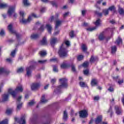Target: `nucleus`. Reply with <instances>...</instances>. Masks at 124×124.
Instances as JSON below:
<instances>
[{"instance_id": "f257e3e1", "label": "nucleus", "mask_w": 124, "mask_h": 124, "mask_svg": "<svg viewBox=\"0 0 124 124\" xmlns=\"http://www.w3.org/2000/svg\"><path fill=\"white\" fill-rule=\"evenodd\" d=\"M16 8V6L15 5L9 6L7 11V15L9 18H14L15 19L17 18V14L15 12Z\"/></svg>"}, {"instance_id": "f03ea898", "label": "nucleus", "mask_w": 124, "mask_h": 124, "mask_svg": "<svg viewBox=\"0 0 124 124\" xmlns=\"http://www.w3.org/2000/svg\"><path fill=\"white\" fill-rule=\"evenodd\" d=\"M23 90L24 88H23V86L22 85H20L16 87V89L15 91H13V90L12 88L9 89L8 93H11L13 97L15 98V97H16V94H17V93H22Z\"/></svg>"}, {"instance_id": "7ed1b4c3", "label": "nucleus", "mask_w": 124, "mask_h": 124, "mask_svg": "<svg viewBox=\"0 0 124 124\" xmlns=\"http://www.w3.org/2000/svg\"><path fill=\"white\" fill-rule=\"evenodd\" d=\"M60 85L58 86L56 90L55 91L56 93L60 92L62 89H65L67 88V79L65 78H61L59 79Z\"/></svg>"}, {"instance_id": "20e7f679", "label": "nucleus", "mask_w": 124, "mask_h": 124, "mask_svg": "<svg viewBox=\"0 0 124 124\" xmlns=\"http://www.w3.org/2000/svg\"><path fill=\"white\" fill-rule=\"evenodd\" d=\"M67 53H68V51L64 46V44H62L58 52L60 57L61 58H65V57H67Z\"/></svg>"}, {"instance_id": "39448f33", "label": "nucleus", "mask_w": 124, "mask_h": 124, "mask_svg": "<svg viewBox=\"0 0 124 124\" xmlns=\"http://www.w3.org/2000/svg\"><path fill=\"white\" fill-rule=\"evenodd\" d=\"M94 24L95 26V27H92V28H88L87 29V31H95L98 27H100L101 26V20H100V19L98 18L95 22H94Z\"/></svg>"}, {"instance_id": "423d86ee", "label": "nucleus", "mask_w": 124, "mask_h": 124, "mask_svg": "<svg viewBox=\"0 0 124 124\" xmlns=\"http://www.w3.org/2000/svg\"><path fill=\"white\" fill-rule=\"evenodd\" d=\"M8 31H9L11 33H13L14 34H15L17 39L20 38V37H21V35L17 33L15 30H13V24L11 23L8 26Z\"/></svg>"}, {"instance_id": "0eeeda50", "label": "nucleus", "mask_w": 124, "mask_h": 124, "mask_svg": "<svg viewBox=\"0 0 124 124\" xmlns=\"http://www.w3.org/2000/svg\"><path fill=\"white\" fill-rule=\"evenodd\" d=\"M34 65H32L26 68V75L27 77H31V70L34 69Z\"/></svg>"}, {"instance_id": "6e6552de", "label": "nucleus", "mask_w": 124, "mask_h": 124, "mask_svg": "<svg viewBox=\"0 0 124 124\" xmlns=\"http://www.w3.org/2000/svg\"><path fill=\"white\" fill-rule=\"evenodd\" d=\"M9 94H11V93H9V92L3 94L1 99L0 100V101L1 102H5V101H8V99L9 98Z\"/></svg>"}, {"instance_id": "1a4fd4ad", "label": "nucleus", "mask_w": 124, "mask_h": 124, "mask_svg": "<svg viewBox=\"0 0 124 124\" xmlns=\"http://www.w3.org/2000/svg\"><path fill=\"white\" fill-rule=\"evenodd\" d=\"M15 121L18 122L20 124H26V116L23 115L20 119H18L17 118H15Z\"/></svg>"}, {"instance_id": "9d476101", "label": "nucleus", "mask_w": 124, "mask_h": 124, "mask_svg": "<svg viewBox=\"0 0 124 124\" xmlns=\"http://www.w3.org/2000/svg\"><path fill=\"white\" fill-rule=\"evenodd\" d=\"M88 110H86V109H84L82 110H81L79 112V117L80 118H87V117H88Z\"/></svg>"}, {"instance_id": "9b49d317", "label": "nucleus", "mask_w": 124, "mask_h": 124, "mask_svg": "<svg viewBox=\"0 0 124 124\" xmlns=\"http://www.w3.org/2000/svg\"><path fill=\"white\" fill-rule=\"evenodd\" d=\"M21 98H22V96H19L17 99V110H20V109L22 108L23 103H20V101H21Z\"/></svg>"}, {"instance_id": "f8f14e48", "label": "nucleus", "mask_w": 124, "mask_h": 124, "mask_svg": "<svg viewBox=\"0 0 124 124\" xmlns=\"http://www.w3.org/2000/svg\"><path fill=\"white\" fill-rule=\"evenodd\" d=\"M40 87V83H33L31 86V90L32 91H36Z\"/></svg>"}, {"instance_id": "ddd939ff", "label": "nucleus", "mask_w": 124, "mask_h": 124, "mask_svg": "<svg viewBox=\"0 0 124 124\" xmlns=\"http://www.w3.org/2000/svg\"><path fill=\"white\" fill-rule=\"evenodd\" d=\"M115 110L117 115H122L123 113V110H122V108H121L120 106H115Z\"/></svg>"}, {"instance_id": "4468645a", "label": "nucleus", "mask_w": 124, "mask_h": 124, "mask_svg": "<svg viewBox=\"0 0 124 124\" xmlns=\"http://www.w3.org/2000/svg\"><path fill=\"white\" fill-rule=\"evenodd\" d=\"M99 40H103V39H105L106 41H108L109 39L111 38V37H108V38H105V36H104V33H101L98 36Z\"/></svg>"}, {"instance_id": "2eb2a0df", "label": "nucleus", "mask_w": 124, "mask_h": 124, "mask_svg": "<svg viewBox=\"0 0 124 124\" xmlns=\"http://www.w3.org/2000/svg\"><path fill=\"white\" fill-rule=\"evenodd\" d=\"M102 122V116L101 115L98 116L94 120L95 124H99Z\"/></svg>"}, {"instance_id": "dca6fc26", "label": "nucleus", "mask_w": 124, "mask_h": 124, "mask_svg": "<svg viewBox=\"0 0 124 124\" xmlns=\"http://www.w3.org/2000/svg\"><path fill=\"white\" fill-rule=\"evenodd\" d=\"M31 21V16H29L28 19H25V18H23L21 20H20V22L22 23V24H27V23H30Z\"/></svg>"}, {"instance_id": "f3484780", "label": "nucleus", "mask_w": 124, "mask_h": 124, "mask_svg": "<svg viewBox=\"0 0 124 124\" xmlns=\"http://www.w3.org/2000/svg\"><path fill=\"white\" fill-rule=\"evenodd\" d=\"M114 80L117 81V83L119 85H122L124 83V79H119V77H113Z\"/></svg>"}, {"instance_id": "a211bd4d", "label": "nucleus", "mask_w": 124, "mask_h": 124, "mask_svg": "<svg viewBox=\"0 0 124 124\" xmlns=\"http://www.w3.org/2000/svg\"><path fill=\"white\" fill-rule=\"evenodd\" d=\"M41 45H47L48 44V42H47V39L46 37H44L42 40L40 41Z\"/></svg>"}, {"instance_id": "6ab92c4d", "label": "nucleus", "mask_w": 124, "mask_h": 124, "mask_svg": "<svg viewBox=\"0 0 124 124\" xmlns=\"http://www.w3.org/2000/svg\"><path fill=\"white\" fill-rule=\"evenodd\" d=\"M58 42V39L57 38H51L50 39V44L52 46H54L55 44Z\"/></svg>"}, {"instance_id": "aec40b11", "label": "nucleus", "mask_w": 124, "mask_h": 124, "mask_svg": "<svg viewBox=\"0 0 124 124\" xmlns=\"http://www.w3.org/2000/svg\"><path fill=\"white\" fill-rule=\"evenodd\" d=\"M8 6V5L5 2H0V9H4Z\"/></svg>"}, {"instance_id": "412c9836", "label": "nucleus", "mask_w": 124, "mask_h": 124, "mask_svg": "<svg viewBox=\"0 0 124 124\" xmlns=\"http://www.w3.org/2000/svg\"><path fill=\"white\" fill-rule=\"evenodd\" d=\"M69 66V64L67 63V62H63L61 65V68H67Z\"/></svg>"}, {"instance_id": "4be33fe9", "label": "nucleus", "mask_w": 124, "mask_h": 124, "mask_svg": "<svg viewBox=\"0 0 124 124\" xmlns=\"http://www.w3.org/2000/svg\"><path fill=\"white\" fill-rule=\"evenodd\" d=\"M2 73H6V74H8L9 73V71L3 68H0V74H2Z\"/></svg>"}, {"instance_id": "5701e85b", "label": "nucleus", "mask_w": 124, "mask_h": 124, "mask_svg": "<svg viewBox=\"0 0 124 124\" xmlns=\"http://www.w3.org/2000/svg\"><path fill=\"white\" fill-rule=\"evenodd\" d=\"M46 28L48 32H49V33H51L52 30H53V29L52 28V26H51V25H50V24H46Z\"/></svg>"}, {"instance_id": "b1692460", "label": "nucleus", "mask_w": 124, "mask_h": 124, "mask_svg": "<svg viewBox=\"0 0 124 124\" xmlns=\"http://www.w3.org/2000/svg\"><path fill=\"white\" fill-rule=\"evenodd\" d=\"M47 100L45 99V95H43L42 96V98L41 99V102L40 103V104L41 103H46L47 102Z\"/></svg>"}, {"instance_id": "393cba45", "label": "nucleus", "mask_w": 124, "mask_h": 124, "mask_svg": "<svg viewBox=\"0 0 124 124\" xmlns=\"http://www.w3.org/2000/svg\"><path fill=\"white\" fill-rule=\"evenodd\" d=\"M98 60V58L97 57H93V56H92L90 59V62H96Z\"/></svg>"}, {"instance_id": "a878e982", "label": "nucleus", "mask_w": 124, "mask_h": 124, "mask_svg": "<svg viewBox=\"0 0 124 124\" xmlns=\"http://www.w3.org/2000/svg\"><path fill=\"white\" fill-rule=\"evenodd\" d=\"M62 24V21L60 20H56V24H55V29H58L60 26H61V24Z\"/></svg>"}, {"instance_id": "bb28decb", "label": "nucleus", "mask_w": 124, "mask_h": 124, "mask_svg": "<svg viewBox=\"0 0 124 124\" xmlns=\"http://www.w3.org/2000/svg\"><path fill=\"white\" fill-rule=\"evenodd\" d=\"M23 2L25 6H30L31 5V3L29 2V0H23Z\"/></svg>"}, {"instance_id": "cd10ccee", "label": "nucleus", "mask_w": 124, "mask_h": 124, "mask_svg": "<svg viewBox=\"0 0 124 124\" xmlns=\"http://www.w3.org/2000/svg\"><path fill=\"white\" fill-rule=\"evenodd\" d=\"M97 85V80L95 79H93L91 81V85L93 86H96Z\"/></svg>"}, {"instance_id": "c85d7f7f", "label": "nucleus", "mask_w": 124, "mask_h": 124, "mask_svg": "<svg viewBox=\"0 0 124 124\" xmlns=\"http://www.w3.org/2000/svg\"><path fill=\"white\" fill-rule=\"evenodd\" d=\"M79 85L81 87V88H86V87H88V85L86 84V83L80 81L79 82Z\"/></svg>"}, {"instance_id": "c756f323", "label": "nucleus", "mask_w": 124, "mask_h": 124, "mask_svg": "<svg viewBox=\"0 0 124 124\" xmlns=\"http://www.w3.org/2000/svg\"><path fill=\"white\" fill-rule=\"evenodd\" d=\"M39 54L41 57H44L45 56H46V55H47V52L45 50H42L40 52Z\"/></svg>"}, {"instance_id": "7c9ffc66", "label": "nucleus", "mask_w": 124, "mask_h": 124, "mask_svg": "<svg viewBox=\"0 0 124 124\" xmlns=\"http://www.w3.org/2000/svg\"><path fill=\"white\" fill-rule=\"evenodd\" d=\"M13 112V108H8L6 111L7 115H10Z\"/></svg>"}, {"instance_id": "2f4dec72", "label": "nucleus", "mask_w": 124, "mask_h": 124, "mask_svg": "<svg viewBox=\"0 0 124 124\" xmlns=\"http://www.w3.org/2000/svg\"><path fill=\"white\" fill-rule=\"evenodd\" d=\"M63 120L64 121H66L67 120V112L65 110L63 112Z\"/></svg>"}, {"instance_id": "473e14b6", "label": "nucleus", "mask_w": 124, "mask_h": 124, "mask_svg": "<svg viewBox=\"0 0 124 124\" xmlns=\"http://www.w3.org/2000/svg\"><path fill=\"white\" fill-rule=\"evenodd\" d=\"M117 51V46H115L111 47V53L112 54H115Z\"/></svg>"}, {"instance_id": "72a5a7b5", "label": "nucleus", "mask_w": 124, "mask_h": 124, "mask_svg": "<svg viewBox=\"0 0 124 124\" xmlns=\"http://www.w3.org/2000/svg\"><path fill=\"white\" fill-rule=\"evenodd\" d=\"M103 13L105 16L108 15V14H109V10L108 9L103 10Z\"/></svg>"}, {"instance_id": "f704fd0d", "label": "nucleus", "mask_w": 124, "mask_h": 124, "mask_svg": "<svg viewBox=\"0 0 124 124\" xmlns=\"http://www.w3.org/2000/svg\"><path fill=\"white\" fill-rule=\"evenodd\" d=\"M38 37V35L37 34H32L31 36V39H36Z\"/></svg>"}, {"instance_id": "c9c22d12", "label": "nucleus", "mask_w": 124, "mask_h": 124, "mask_svg": "<svg viewBox=\"0 0 124 124\" xmlns=\"http://www.w3.org/2000/svg\"><path fill=\"white\" fill-rule=\"evenodd\" d=\"M119 12L121 15H124V10L121 7L119 8Z\"/></svg>"}, {"instance_id": "e433bc0d", "label": "nucleus", "mask_w": 124, "mask_h": 124, "mask_svg": "<svg viewBox=\"0 0 124 124\" xmlns=\"http://www.w3.org/2000/svg\"><path fill=\"white\" fill-rule=\"evenodd\" d=\"M16 72L17 73H22V72H24V68H23V67L19 68L17 70Z\"/></svg>"}, {"instance_id": "4c0bfd02", "label": "nucleus", "mask_w": 124, "mask_h": 124, "mask_svg": "<svg viewBox=\"0 0 124 124\" xmlns=\"http://www.w3.org/2000/svg\"><path fill=\"white\" fill-rule=\"evenodd\" d=\"M116 43L117 45H120V44L122 43V39L120 37H119L118 39L116 40Z\"/></svg>"}, {"instance_id": "58836bf2", "label": "nucleus", "mask_w": 124, "mask_h": 124, "mask_svg": "<svg viewBox=\"0 0 124 124\" xmlns=\"http://www.w3.org/2000/svg\"><path fill=\"white\" fill-rule=\"evenodd\" d=\"M0 124H8V119H6L2 122H0Z\"/></svg>"}, {"instance_id": "ea45409f", "label": "nucleus", "mask_w": 124, "mask_h": 124, "mask_svg": "<svg viewBox=\"0 0 124 124\" xmlns=\"http://www.w3.org/2000/svg\"><path fill=\"white\" fill-rule=\"evenodd\" d=\"M81 48L83 52H86L87 51V46L85 44H83L81 46Z\"/></svg>"}, {"instance_id": "a19ab883", "label": "nucleus", "mask_w": 124, "mask_h": 124, "mask_svg": "<svg viewBox=\"0 0 124 124\" xmlns=\"http://www.w3.org/2000/svg\"><path fill=\"white\" fill-rule=\"evenodd\" d=\"M16 52H17V49H15L13 50L11 53V57H15V54H16Z\"/></svg>"}, {"instance_id": "79ce46f5", "label": "nucleus", "mask_w": 124, "mask_h": 124, "mask_svg": "<svg viewBox=\"0 0 124 124\" xmlns=\"http://www.w3.org/2000/svg\"><path fill=\"white\" fill-rule=\"evenodd\" d=\"M108 113H110V117L113 116V110H112V107H110L108 110Z\"/></svg>"}, {"instance_id": "37998d69", "label": "nucleus", "mask_w": 124, "mask_h": 124, "mask_svg": "<svg viewBox=\"0 0 124 124\" xmlns=\"http://www.w3.org/2000/svg\"><path fill=\"white\" fill-rule=\"evenodd\" d=\"M35 103L34 101L32 100L28 103V106H32Z\"/></svg>"}, {"instance_id": "c03bdc74", "label": "nucleus", "mask_w": 124, "mask_h": 124, "mask_svg": "<svg viewBox=\"0 0 124 124\" xmlns=\"http://www.w3.org/2000/svg\"><path fill=\"white\" fill-rule=\"evenodd\" d=\"M53 71L54 72H58L59 71L58 70V66L57 65L53 66Z\"/></svg>"}, {"instance_id": "a18cd8bd", "label": "nucleus", "mask_w": 124, "mask_h": 124, "mask_svg": "<svg viewBox=\"0 0 124 124\" xmlns=\"http://www.w3.org/2000/svg\"><path fill=\"white\" fill-rule=\"evenodd\" d=\"M70 14V13H69V12L65 13L63 15V18H66V17H67V16H69Z\"/></svg>"}, {"instance_id": "49530a36", "label": "nucleus", "mask_w": 124, "mask_h": 124, "mask_svg": "<svg viewBox=\"0 0 124 124\" xmlns=\"http://www.w3.org/2000/svg\"><path fill=\"white\" fill-rule=\"evenodd\" d=\"M82 66L83 67H88V66H89V62H85L82 65Z\"/></svg>"}, {"instance_id": "de8ad7c7", "label": "nucleus", "mask_w": 124, "mask_h": 124, "mask_svg": "<svg viewBox=\"0 0 124 124\" xmlns=\"http://www.w3.org/2000/svg\"><path fill=\"white\" fill-rule=\"evenodd\" d=\"M83 59H84V56H83L82 55H79L78 57V61H81V60H83Z\"/></svg>"}, {"instance_id": "09e8293b", "label": "nucleus", "mask_w": 124, "mask_h": 124, "mask_svg": "<svg viewBox=\"0 0 124 124\" xmlns=\"http://www.w3.org/2000/svg\"><path fill=\"white\" fill-rule=\"evenodd\" d=\"M70 36L71 38L74 37V31H70Z\"/></svg>"}, {"instance_id": "8fccbe9b", "label": "nucleus", "mask_w": 124, "mask_h": 124, "mask_svg": "<svg viewBox=\"0 0 124 124\" xmlns=\"http://www.w3.org/2000/svg\"><path fill=\"white\" fill-rule=\"evenodd\" d=\"M5 34V32H4V30L3 29H2L1 31H0V35L1 36H3Z\"/></svg>"}, {"instance_id": "3c124183", "label": "nucleus", "mask_w": 124, "mask_h": 124, "mask_svg": "<svg viewBox=\"0 0 124 124\" xmlns=\"http://www.w3.org/2000/svg\"><path fill=\"white\" fill-rule=\"evenodd\" d=\"M108 10H110V11H114L115 10V6H111L108 8Z\"/></svg>"}, {"instance_id": "603ef678", "label": "nucleus", "mask_w": 124, "mask_h": 124, "mask_svg": "<svg viewBox=\"0 0 124 124\" xmlns=\"http://www.w3.org/2000/svg\"><path fill=\"white\" fill-rule=\"evenodd\" d=\"M50 2L52 4V5H53V6H55V7H57V3H56V1H51Z\"/></svg>"}, {"instance_id": "864d4df0", "label": "nucleus", "mask_w": 124, "mask_h": 124, "mask_svg": "<svg viewBox=\"0 0 124 124\" xmlns=\"http://www.w3.org/2000/svg\"><path fill=\"white\" fill-rule=\"evenodd\" d=\"M30 17H31V20H32V17H33L34 18H37L38 16H36L35 14L33 13L31 15V16H30Z\"/></svg>"}, {"instance_id": "5fc2aeb1", "label": "nucleus", "mask_w": 124, "mask_h": 124, "mask_svg": "<svg viewBox=\"0 0 124 124\" xmlns=\"http://www.w3.org/2000/svg\"><path fill=\"white\" fill-rule=\"evenodd\" d=\"M46 11V8L45 7H43L40 9L41 13H44V12H45Z\"/></svg>"}, {"instance_id": "6e6d98bb", "label": "nucleus", "mask_w": 124, "mask_h": 124, "mask_svg": "<svg viewBox=\"0 0 124 124\" xmlns=\"http://www.w3.org/2000/svg\"><path fill=\"white\" fill-rule=\"evenodd\" d=\"M71 68H72V71H73V72H76V68H75V66H74V65H71Z\"/></svg>"}, {"instance_id": "4d7b16f0", "label": "nucleus", "mask_w": 124, "mask_h": 124, "mask_svg": "<svg viewBox=\"0 0 124 124\" xmlns=\"http://www.w3.org/2000/svg\"><path fill=\"white\" fill-rule=\"evenodd\" d=\"M60 33V30H57V29H56L54 33V35H58Z\"/></svg>"}, {"instance_id": "13d9d810", "label": "nucleus", "mask_w": 124, "mask_h": 124, "mask_svg": "<svg viewBox=\"0 0 124 124\" xmlns=\"http://www.w3.org/2000/svg\"><path fill=\"white\" fill-rule=\"evenodd\" d=\"M39 31H44V25H41Z\"/></svg>"}, {"instance_id": "bf43d9fd", "label": "nucleus", "mask_w": 124, "mask_h": 124, "mask_svg": "<svg viewBox=\"0 0 124 124\" xmlns=\"http://www.w3.org/2000/svg\"><path fill=\"white\" fill-rule=\"evenodd\" d=\"M95 14H96V15L99 17H101L102 16V13H99L98 12H95Z\"/></svg>"}, {"instance_id": "052dcab7", "label": "nucleus", "mask_w": 124, "mask_h": 124, "mask_svg": "<svg viewBox=\"0 0 124 124\" xmlns=\"http://www.w3.org/2000/svg\"><path fill=\"white\" fill-rule=\"evenodd\" d=\"M64 43L65 45H66V46H70V42H69V41H65Z\"/></svg>"}, {"instance_id": "680f3d73", "label": "nucleus", "mask_w": 124, "mask_h": 124, "mask_svg": "<svg viewBox=\"0 0 124 124\" xmlns=\"http://www.w3.org/2000/svg\"><path fill=\"white\" fill-rule=\"evenodd\" d=\"M6 62H9V63H11V62H12V59L11 58L7 59Z\"/></svg>"}, {"instance_id": "e2e57ef3", "label": "nucleus", "mask_w": 124, "mask_h": 124, "mask_svg": "<svg viewBox=\"0 0 124 124\" xmlns=\"http://www.w3.org/2000/svg\"><path fill=\"white\" fill-rule=\"evenodd\" d=\"M47 62L46 60H40L38 61L39 63H45Z\"/></svg>"}, {"instance_id": "0e129e2a", "label": "nucleus", "mask_w": 124, "mask_h": 124, "mask_svg": "<svg viewBox=\"0 0 124 124\" xmlns=\"http://www.w3.org/2000/svg\"><path fill=\"white\" fill-rule=\"evenodd\" d=\"M20 16H22V17H24V15H25V13L23 11H20L19 12Z\"/></svg>"}, {"instance_id": "69168bd1", "label": "nucleus", "mask_w": 124, "mask_h": 124, "mask_svg": "<svg viewBox=\"0 0 124 124\" xmlns=\"http://www.w3.org/2000/svg\"><path fill=\"white\" fill-rule=\"evenodd\" d=\"M56 81H57V79L56 78H53L51 80V84H55L56 83Z\"/></svg>"}, {"instance_id": "338daca9", "label": "nucleus", "mask_w": 124, "mask_h": 124, "mask_svg": "<svg viewBox=\"0 0 124 124\" xmlns=\"http://www.w3.org/2000/svg\"><path fill=\"white\" fill-rule=\"evenodd\" d=\"M50 62H58L57 58H52L50 59Z\"/></svg>"}, {"instance_id": "774afa93", "label": "nucleus", "mask_w": 124, "mask_h": 124, "mask_svg": "<svg viewBox=\"0 0 124 124\" xmlns=\"http://www.w3.org/2000/svg\"><path fill=\"white\" fill-rule=\"evenodd\" d=\"M93 99L94 100H95V101L99 100V96H95L94 97Z\"/></svg>"}]
</instances>
